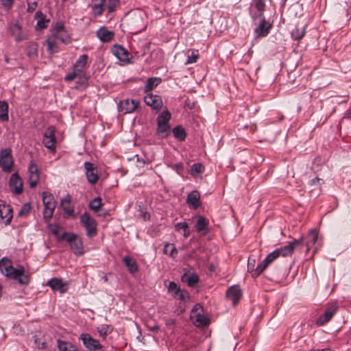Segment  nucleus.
I'll return each mask as SVG.
<instances>
[{
    "label": "nucleus",
    "mask_w": 351,
    "mask_h": 351,
    "mask_svg": "<svg viewBox=\"0 0 351 351\" xmlns=\"http://www.w3.org/2000/svg\"><path fill=\"white\" fill-rule=\"evenodd\" d=\"M54 31H55V35H57V34H62V32H65L64 31V24L62 23V22H58L54 27Z\"/></svg>",
    "instance_id": "8fccbe9b"
},
{
    "label": "nucleus",
    "mask_w": 351,
    "mask_h": 351,
    "mask_svg": "<svg viewBox=\"0 0 351 351\" xmlns=\"http://www.w3.org/2000/svg\"><path fill=\"white\" fill-rule=\"evenodd\" d=\"M47 285L53 291H59L60 293L66 291V284L63 283L60 278H52L47 282Z\"/></svg>",
    "instance_id": "aec40b11"
},
{
    "label": "nucleus",
    "mask_w": 351,
    "mask_h": 351,
    "mask_svg": "<svg viewBox=\"0 0 351 351\" xmlns=\"http://www.w3.org/2000/svg\"><path fill=\"white\" fill-rule=\"evenodd\" d=\"M101 206V199L100 197H96L90 202L89 207L95 212H97Z\"/></svg>",
    "instance_id": "ea45409f"
},
{
    "label": "nucleus",
    "mask_w": 351,
    "mask_h": 351,
    "mask_svg": "<svg viewBox=\"0 0 351 351\" xmlns=\"http://www.w3.org/2000/svg\"><path fill=\"white\" fill-rule=\"evenodd\" d=\"M62 239L66 240L70 245V247L76 255L83 254V243L81 239L75 234L64 232Z\"/></svg>",
    "instance_id": "7ed1b4c3"
},
{
    "label": "nucleus",
    "mask_w": 351,
    "mask_h": 351,
    "mask_svg": "<svg viewBox=\"0 0 351 351\" xmlns=\"http://www.w3.org/2000/svg\"><path fill=\"white\" fill-rule=\"evenodd\" d=\"M202 306L199 304H196L193 310H192V312L194 313V312H202Z\"/></svg>",
    "instance_id": "0e129e2a"
},
{
    "label": "nucleus",
    "mask_w": 351,
    "mask_h": 351,
    "mask_svg": "<svg viewBox=\"0 0 351 351\" xmlns=\"http://www.w3.org/2000/svg\"><path fill=\"white\" fill-rule=\"evenodd\" d=\"M342 119H350L351 120V105L345 112Z\"/></svg>",
    "instance_id": "052dcab7"
},
{
    "label": "nucleus",
    "mask_w": 351,
    "mask_h": 351,
    "mask_svg": "<svg viewBox=\"0 0 351 351\" xmlns=\"http://www.w3.org/2000/svg\"><path fill=\"white\" fill-rule=\"evenodd\" d=\"M78 76L80 77V80L82 81V83L83 84L87 82L88 77L86 75H80L78 73L75 72L74 69L72 73H69L65 76L64 80L65 81L70 82L73 80L75 77Z\"/></svg>",
    "instance_id": "2f4dec72"
},
{
    "label": "nucleus",
    "mask_w": 351,
    "mask_h": 351,
    "mask_svg": "<svg viewBox=\"0 0 351 351\" xmlns=\"http://www.w3.org/2000/svg\"><path fill=\"white\" fill-rule=\"evenodd\" d=\"M80 339L82 341L84 346L90 350H97L101 348L99 342L93 339L89 334L82 333Z\"/></svg>",
    "instance_id": "ddd939ff"
},
{
    "label": "nucleus",
    "mask_w": 351,
    "mask_h": 351,
    "mask_svg": "<svg viewBox=\"0 0 351 351\" xmlns=\"http://www.w3.org/2000/svg\"><path fill=\"white\" fill-rule=\"evenodd\" d=\"M37 7V3L36 1L27 3V12H32L35 10Z\"/></svg>",
    "instance_id": "bf43d9fd"
},
{
    "label": "nucleus",
    "mask_w": 351,
    "mask_h": 351,
    "mask_svg": "<svg viewBox=\"0 0 351 351\" xmlns=\"http://www.w3.org/2000/svg\"><path fill=\"white\" fill-rule=\"evenodd\" d=\"M168 291L173 295L174 293H177L180 289L178 285L174 282H169L167 287Z\"/></svg>",
    "instance_id": "09e8293b"
},
{
    "label": "nucleus",
    "mask_w": 351,
    "mask_h": 351,
    "mask_svg": "<svg viewBox=\"0 0 351 351\" xmlns=\"http://www.w3.org/2000/svg\"><path fill=\"white\" fill-rule=\"evenodd\" d=\"M13 162L11 148L7 147L1 149L0 152V166L2 171L7 173L10 172Z\"/></svg>",
    "instance_id": "423d86ee"
},
{
    "label": "nucleus",
    "mask_w": 351,
    "mask_h": 351,
    "mask_svg": "<svg viewBox=\"0 0 351 351\" xmlns=\"http://www.w3.org/2000/svg\"><path fill=\"white\" fill-rule=\"evenodd\" d=\"M70 203L71 197L69 195L61 200L62 204H67L63 206L64 212L66 213L69 216H73L74 213V210L73 208L70 205Z\"/></svg>",
    "instance_id": "473e14b6"
},
{
    "label": "nucleus",
    "mask_w": 351,
    "mask_h": 351,
    "mask_svg": "<svg viewBox=\"0 0 351 351\" xmlns=\"http://www.w3.org/2000/svg\"><path fill=\"white\" fill-rule=\"evenodd\" d=\"M35 343L36 345V347L38 348V349H45L46 348V343L45 342H40V341H38L37 339L35 340Z\"/></svg>",
    "instance_id": "680f3d73"
},
{
    "label": "nucleus",
    "mask_w": 351,
    "mask_h": 351,
    "mask_svg": "<svg viewBox=\"0 0 351 351\" xmlns=\"http://www.w3.org/2000/svg\"><path fill=\"white\" fill-rule=\"evenodd\" d=\"M226 296L229 300H232L233 305L236 306L242 296L240 287L239 285L230 287L226 291Z\"/></svg>",
    "instance_id": "dca6fc26"
},
{
    "label": "nucleus",
    "mask_w": 351,
    "mask_h": 351,
    "mask_svg": "<svg viewBox=\"0 0 351 351\" xmlns=\"http://www.w3.org/2000/svg\"><path fill=\"white\" fill-rule=\"evenodd\" d=\"M112 331V328L110 325L104 324L98 328V332L100 336L103 337L104 338L110 334Z\"/></svg>",
    "instance_id": "4c0bfd02"
},
{
    "label": "nucleus",
    "mask_w": 351,
    "mask_h": 351,
    "mask_svg": "<svg viewBox=\"0 0 351 351\" xmlns=\"http://www.w3.org/2000/svg\"><path fill=\"white\" fill-rule=\"evenodd\" d=\"M88 57L86 54L81 55L73 65V69L80 75H82L83 70L88 62Z\"/></svg>",
    "instance_id": "412c9836"
},
{
    "label": "nucleus",
    "mask_w": 351,
    "mask_h": 351,
    "mask_svg": "<svg viewBox=\"0 0 351 351\" xmlns=\"http://www.w3.org/2000/svg\"><path fill=\"white\" fill-rule=\"evenodd\" d=\"M31 208V204L29 203L23 204L18 213V216L22 217L27 215L29 213Z\"/></svg>",
    "instance_id": "a19ab883"
},
{
    "label": "nucleus",
    "mask_w": 351,
    "mask_h": 351,
    "mask_svg": "<svg viewBox=\"0 0 351 351\" xmlns=\"http://www.w3.org/2000/svg\"><path fill=\"white\" fill-rule=\"evenodd\" d=\"M182 282H186L189 287H194L199 282V277L195 274H184L181 278Z\"/></svg>",
    "instance_id": "393cba45"
},
{
    "label": "nucleus",
    "mask_w": 351,
    "mask_h": 351,
    "mask_svg": "<svg viewBox=\"0 0 351 351\" xmlns=\"http://www.w3.org/2000/svg\"><path fill=\"white\" fill-rule=\"evenodd\" d=\"M97 36L98 38L104 42H109L114 37V32L112 31H109L105 27H101L97 31Z\"/></svg>",
    "instance_id": "5701e85b"
},
{
    "label": "nucleus",
    "mask_w": 351,
    "mask_h": 351,
    "mask_svg": "<svg viewBox=\"0 0 351 351\" xmlns=\"http://www.w3.org/2000/svg\"><path fill=\"white\" fill-rule=\"evenodd\" d=\"M80 223L86 230V234L93 237L97 234V223L87 213H84L80 217Z\"/></svg>",
    "instance_id": "0eeeda50"
},
{
    "label": "nucleus",
    "mask_w": 351,
    "mask_h": 351,
    "mask_svg": "<svg viewBox=\"0 0 351 351\" xmlns=\"http://www.w3.org/2000/svg\"><path fill=\"white\" fill-rule=\"evenodd\" d=\"M56 38H49L47 40L48 50L53 51L56 46Z\"/></svg>",
    "instance_id": "5fc2aeb1"
},
{
    "label": "nucleus",
    "mask_w": 351,
    "mask_h": 351,
    "mask_svg": "<svg viewBox=\"0 0 351 351\" xmlns=\"http://www.w3.org/2000/svg\"><path fill=\"white\" fill-rule=\"evenodd\" d=\"M57 346L59 351H75L77 348L70 342L58 339L57 341Z\"/></svg>",
    "instance_id": "a878e982"
},
{
    "label": "nucleus",
    "mask_w": 351,
    "mask_h": 351,
    "mask_svg": "<svg viewBox=\"0 0 351 351\" xmlns=\"http://www.w3.org/2000/svg\"><path fill=\"white\" fill-rule=\"evenodd\" d=\"M8 104L5 101H0V121H8Z\"/></svg>",
    "instance_id": "cd10ccee"
},
{
    "label": "nucleus",
    "mask_w": 351,
    "mask_h": 351,
    "mask_svg": "<svg viewBox=\"0 0 351 351\" xmlns=\"http://www.w3.org/2000/svg\"><path fill=\"white\" fill-rule=\"evenodd\" d=\"M188 224L186 222H180L175 225L176 231H180V230L187 229Z\"/></svg>",
    "instance_id": "6e6d98bb"
},
{
    "label": "nucleus",
    "mask_w": 351,
    "mask_h": 351,
    "mask_svg": "<svg viewBox=\"0 0 351 351\" xmlns=\"http://www.w3.org/2000/svg\"><path fill=\"white\" fill-rule=\"evenodd\" d=\"M322 183H323V180L317 177L314 179H312L310 181L311 185H316L318 186H321Z\"/></svg>",
    "instance_id": "4d7b16f0"
},
{
    "label": "nucleus",
    "mask_w": 351,
    "mask_h": 351,
    "mask_svg": "<svg viewBox=\"0 0 351 351\" xmlns=\"http://www.w3.org/2000/svg\"><path fill=\"white\" fill-rule=\"evenodd\" d=\"M0 270L6 277L16 280L21 285L26 286L29 282V276L25 274L24 267H14L8 259H1Z\"/></svg>",
    "instance_id": "f03ea898"
},
{
    "label": "nucleus",
    "mask_w": 351,
    "mask_h": 351,
    "mask_svg": "<svg viewBox=\"0 0 351 351\" xmlns=\"http://www.w3.org/2000/svg\"><path fill=\"white\" fill-rule=\"evenodd\" d=\"M1 1L3 6L8 7V8L11 7L13 3V1H14V0H1Z\"/></svg>",
    "instance_id": "e2e57ef3"
},
{
    "label": "nucleus",
    "mask_w": 351,
    "mask_h": 351,
    "mask_svg": "<svg viewBox=\"0 0 351 351\" xmlns=\"http://www.w3.org/2000/svg\"><path fill=\"white\" fill-rule=\"evenodd\" d=\"M171 118L170 112L167 110L162 112L157 117V123L158 124H169V120Z\"/></svg>",
    "instance_id": "72a5a7b5"
},
{
    "label": "nucleus",
    "mask_w": 351,
    "mask_h": 351,
    "mask_svg": "<svg viewBox=\"0 0 351 351\" xmlns=\"http://www.w3.org/2000/svg\"><path fill=\"white\" fill-rule=\"evenodd\" d=\"M28 173L29 175L34 174H38V169L37 167V165L34 162H31L29 167H28Z\"/></svg>",
    "instance_id": "3c124183"
},
{
    "label": "nucleus",
    "mask_w": 351,
    "mask_h": 351,
    "mask_svg": "<svg viewBox=\"0 0 351 351\" xmlns=\"http://www.w3.org/2000/svg\"><path fill=\"white\" fill-rule=\"evenodd\" d=\"M339 306L336 303H330L326 305L324 313L316 319V324L319 326H324L329 322L336 314Z\"/></svg>",
    "instance_id": "39448f33"
},
{
    "label": "nucleus",
    "mask_w": 351,
    "mask_h": 351,
    "mask_svg": "<svg viewBox=\"0 0 351 351\" xmlns=\"http://www.w3.org/2000/svg\"><path fill=\"white\" fill-rule=\"evenodd\" d=\"M10 187L12 192L16 195H19L23 192V182L17 173H13L9 182Z\"/></svg>",
    "instance_id": "2eb2a0df"
},
{
    "label": "nucleus",
    "mask_w": 351,
    "mask_h": 351,
    "mask_svg": "<svg viewBox=\"0 0 351 351\" xmlns=\"http://www.w3.org/2000/svg\"><path fill=\"white\" fill-rule=\"evenodd\" d=\"M118 3L119 0H109L107 8L108 12H112L114 11Z\"/></svg>",
    "instance_id": "864d4df0"
},
{
    "label": "nucleus",
    "mask_w": 351,
    "mask_h": 351,
    "mask_svg": "<svg viewBox=\"0 0 351 351\" xmlns=\"http://www.w3.org/2000/svg\"><path fill=\"white\" fill-rule=\"evenodd\" d=\"M186 204L193 209H197L200 206V194L197 191H193L187 195Z\"/></svg>",
    "instance_id": "a211bd4d"
},
{
    "label": "nucleus",
    "mask_w": 351,
    "mask_h": 351,
    "mask_svg": "<svg viewBox=\"0 0 351 351\" xmlns=\"http://www.w3.org/2000/svg\"><path fill=\"white\" fill-rule=\"evenodd\" d=\"M317 351H332V350L330 348H324L322 350H317Z\"/></svg>",
    "instance_id": "774afa93"
},
{
    "label": "nucleus",
    "mask_w": 351,
    "mask_h": 351,
    "mask_svg": "<svg viewBox=\"0 0 351 351\" xmlns=\"http://www.w3.org/2000/svg\"><path fill=\"white\" fill-rule=\"evenodd\" d=\"M261 22L257 27L255 29V33L258 36H265L269 32V29L271 28V25L266 26V21L264 16L260 18Z\"/></svg>",
    "instance_id": "4be33fe9"
},
{
    "label": "nucleus",
    "mask_w": 351,
    "mask_h": 351,
    "mask_svg": "<svg viewBox=\"0 0 351 351\" xmlns=\"http://www.w3.org/2000/svg\"><path fill=\"white\" fill-rule=\"evenodd\" d=\"M173 297L177 300H185L189 298V295L186 291L180 289L178 292L174 293Z\"/></svg>",
    "instance_id": "c03bdc74"
},
{
    "label": "nucleus",
    "mask_w": 351,
    "mask_h": 351,
    "mask_svg": "<svg viewBox=\"0 0 351 351\" xmlns=\"http://www.w3.org/2000/svg\"><path fill=\"white\" fill-rule=\"evenodd\" d=\"M43 202L44 205L43 217L48 221L52 216L56 208V203L53 201V196L48 192L43 193Z\"/></svg>",
    "instance_id": "20e7f679"
},
{
    "label": "nucleus",
    "mask_w": 351,
    "mask_h": 351,
    "mask_svg": "<svg viewBox=\"0 0 351 351\" xmlns=\"http://www.w3.org/2000/svg\"><path fill=\"white\" fill-rule=\"evenodd\" d=\"M208 222L206 218L199 216L197 219L196 228L198 232L206 230L208 229Z\"/></svg>",
    "instance_id": "c9c22d12"
},
{
    "label": "nucleus",
    "mask_w": 351,
    "mask_h": 351,
    "mask_svg": "<svg viewBox=\"0 0 351 351\" xmlns=\"http://www.w3.org/2000/svg\"><path fill=\"white\" fill-rule=\"evenodd\" d=\"M160 82V79L157 77H150L147 80L144 87L145 93H150L149 92L156 87Z\"/></svg>",
    "instance_id": "c85d7f7f"
},
{
    "label": "nucleus",
    "mask_w": 351,
    "mask_h": 351,
    "mask_svg": "<svg viewBox=\"0 0 351 351\" xmlns=\"http://www.w3.org/2000/svg\"><path fill=\"white\" fill-rule=\"evenodd\" d=\"M184 231V237L187 238L190 235V230L189 226L187 227V229L183 230Z\"/></svg>",
    "instance_id": "338daca9"
},
{
    "label": "nucleus",
    "mask_w": 351,
    "mask_h": 351,
    "mask_svg": "<svg viewBox=\"0 0 351 351\" xmlns=\"http://www.w3.org/2000/svg\"><path fill=\"white\" fill-rule=\"evenodd\" d=\"M84 166L86 170V176L88 182L92 184L97 183L99 180L97 167L90 162H85Z\"/></svg>",
    "instance_id": "9b49d317"
},
{
    "label": "nucleus",
    "mask_w": 351,
    "mask_h": 351,
    "mask_svg": "<svg viewBox=\"0 0 351 351\" xmlns=\"http://www.w3.org/2000/svg\"><path fill=\"white\" fill-rule=\"evenodd\" d=\"M0 217L6 219L4 223L8 226L10 223L12 219V209L5 204H0Z\"/></svg>",
    "instance_id": "6ab92c4d"
},
{
    "label": "nucleus",
    "mask_w": 351,
    "mask_h": 351,
    "mask_svg": "<svg viewBox=\"0 0 351 351\" xmlns=\"http://www.w3.org/2000/svg\"><path fill=\"white\" fill-rule=\"evenodd\" d=\"M144 101L153 110L157 111L161 109L163 104L161 97L158 95H153L152 93H147L144 97Z\"/></svg>",
    "instance_id": "f8f14e48"
},
{
    "label": "nucleus",
    "mask_w": 351,
    "mask_h": 351,
    "mask_svg": "<svg viewBox=\"0 0 351 351\" xmlns=\"http://www.w3.org/2000/svg\"><path fill=\"white\" fill-rule=\"evenodd\" d=\"M164 253L169 254L171 257H174L175 254L178 253L176 247L173 244H167L164 247Z\"/></svg>",
    "instance_id": "58836bf2"
},
{
    "label": "nucleus",
    "mask_w": 351,
    "mask_h": 351,
    "mask_svg": "<svg viewBox=\"0 0 351 351\" xmlns=\"http://www.w3.org/2000/svg\"><path fill=\"white\" fill-rule=\"evenodd\" d=\"M56 128L54 126H49L43 135V143L49 150H56V138L55 136Z\"/></svg>",
    "instance_id": "6e6552de"
},
{
    "label": "nucleus",
    "mask_w": 351,
    "mask_h": 351,
    "mask_svg": "<svg viewBox=\"0 0 351 351\" xmlns=\"http://www.w3.org/2000/svg\"><path fill=\"white\" fill-rule=\"evenodd\" d=\"M306 32V27L304 26L303 27H298L297 26L291 32V37L294 40H299L302 39Z\"/></svg>",
    "instance_id": "f704fd0d"
},
{
    "label": "nucleus",
    "mask_w": 351,
    "mask_h": 351,
    "mask_svg": "<svg viewBox=\"0 0 351 351\" xmlns=\"http://www.w3.org/2000/svg\"><path fill=\"white\" fill-rule=\"evenodd\" d=\"M209 319L205 315H202L200 312H198L195 315L194 320V324L197 327H204L209 324Z\"/></svg>",
    "instance_id": "bb28decb"
},
{
    "label": "nucleus",
    "mask_w": 351,
    "mask_h": 351,
    "mask_svg": "<svg viewBox=\"0 0 351 351\" xmlns=\"http://www.w3.org/2000/svg\"><path fill=\"white\" fill-rule=\"evenodd\" d=\"M199 58V53L197 51H192L191 55H188L186 64H193L197 62Z\"/></svg>",
    "instance_id": "79ce46f5"
},
{
    "label": "nucleus",
    "mask_w": 351,
    "mask_h": 351,
    "mask_svg": "<svg viewBox=\"0 0 351 351\" xmlns=\"http://www.w3.org/2000/svg\"><path fill=\"white\" fill-rule=\"evenodd\" d=\"M55 37L56 39L60 40L64 43H69L70 42V36L66 33V32H64L62 34L55 35Z\"/></svg>",
    "instance_id": "a18cd8bd"
},
{
    "label": "nucleus",
    "mask_w": 351,
    "mask_h": 351,
    "mask_svg": "<svg viewBox=\"0 0 351 351\" xmlns=\"http://www.w3.org/2000/svg\"><path fill=\"white\" fill-rule=\"evenodd\" d=\"M93 11L95 16H100L103 12V3H95L93 7Z\"/></svg>",
    "instance_id": "de8ad7c7"
},
{
    "label": "nucleus",
    "mask_w": 351,
    "mask_h": 351,
    "mask_svg": "<svg viewBox=\"0 0 351 351\" xmlns=\"http://www.w3.org/2000/svg\"><path fill=\"white\" fill-rule=\"evenodd\" d=\"M303 238H300L298 239H294L291 242H289L287 245L277 248L272 252L269 253L266 258L261 261L256 267V271L252 273V277L256 278L271 263H273L276 259L282 256V257H289L291 256L295 249L297 247L302 243Z\"/></svg>",
    "instance_id": "f257e3e1"
},
{
    "label": "nucleus",
    "mask_w": 351,
    "mask_h": 351,
    "mask_svg": "<svg viewBox=\"0 0 351 351\" xmlns=\"http://www.w3.org/2000/svg\"><path fill=\"white\" fill-rule=\"evenodd\" d=\"M204 170V167L201 163H195L191 166L192 174L202 173Z\"/></svg>",
    "instance_id": "49530a36"
},
{
    "label": "nucleus",
    "mask_w": 351,
    "mask_h": 351,
    "mask_svg": "<svg viewBox=\"0 0 351 351\" xmlns=\"http://www.w3.org/2000/svg\"><path fill=\"white\" fill-rule=\"evenodd\" d=\"M49 21L45 19V16H43V18H40V19L38 20L36 26L38 27L40 29H44L47 27Z\"/></svg>",
    "instance_id": "603ef678"
},
{
    "label": "nucleus",
    "mask_w": 351,
    "mask_h": 351,
    "mask_svg": "<svg viewBox=\"0 0 351 351\" xmlns=\"http://www.w3.org/2000/svg\"><path fill=\"white\" fill-rule=\"evenodd\" d=\"M140 102L136 99H124L118 104V110L123 114L132 113L139 106Z\"/></svg>",
    "instance_id": "1a4fd4ad"
},
{
    "label": "nucleus",
    "mask_w": 351,
    "mask_h": 351,
    "mask_svg": "<svg viewBox=\"0 0 351 351\" xmlns=\"http://www.w3.org/2000/svg\"><path fill=\"white\" fill-rule=\"evenodd\" d=\"M172 132L173 134L174 137L178 141H184L185 140L186 134L184 129L182 126L178 125L175 127L173 129Z\"/></svg>",
    "instance_id": "c756f323"
},
{
    "label": "nucleus",
    "mask_w": 351,
    "mask_h": 351,
    "mask_svg": "<svg viewBox=\"0 0 351 351\" xmlns=\"http://www.w3.org/2000/svg\"><path fill=\"white\" fill-rule=\"evenodd\" d=\"M157 132L162 138L167 137L169 133L170 125L169 124H158L157 123Z\"/></svg>",
    "instance_id": "e433bc0d"
},
{
    "label": "nucleus",
    "mask_w": 351,
    "mask_h": 351,
    "mask_svg": "<svg viewBox=\"0 0 351 351\" xmlns=\"http://www.w3.org/2000/svg\"><path fill=\"white\" fill-rule=\"evenodd\" d=\"M123 262L124 263L125 267L128 268L130 274H135L138 271V267L137 263L134 259L132 258L131 257L125 256L123 258Z\"/></svg>",
    "instance_id": "b1692460"
},
{
    "label": "nucleus",
    "mask_w": 351,
    "mask_h": 351,
    "mask_svg": "<svg viewBox=\"0 0 351 351\" xmlns=\"http://www.w3.org/2000/svg\"><path fill=\"white\" fill-rule=\"evenodd\" d=\"M254 6L257 11L259 12L258 14L252 16L254 20H256L258 18H261L262 16H263V12L264 11L265 7L264 0H255Z\"/></svg>",
    "instance_id": "7c9ffc66"
},
{
    "label": "nucleus",
    "mask_w": 351,
    "mask_h": 351,
    "mask_svg": "<svg viewBox=\"0 0 351 351\" xmlns=\"http://www.w3.org/2000/svg\"><path fill=\"white\" fill-rule=\"evenodd\" d=\"M8 32L17 42L27 39V34L23 31L22 27L17 21H12L9 24Z\"/></svg>",
    "instance_id": "9d476101"
},
{
    "label": "nucleus",
    "mask_w": 351,
    "mask_h": 351,
    "mask_svg": "<svg viewBox=\"0 0 351 351\" xmlns=\"http://www.w3.org/2000/svg\"><path fill=\"white\" fill-rule=\"evenodd\" d=\"M112 53L114 56H115L120 61L124 62L125 63L130 62V54L129 51L119 45H114L112 49Z\"/></svg>",
    "instance_id": "4468645a"
},
{
    "label": "nucleus",
    "mask_w": 351,
    "mask_h": 351,
    "mask_svg": "<svg viewBox=\"0 0 351 351\" xmlns=\"http://www.w3.org/2000/svg\"><path fill=\"white\" fill-rule=\"evenodd\" d=\"M39 181V173L29 175V183L30 188H34Z\"/></svg>",
    "instance_id": "37998d69"
},
{
    "label": "nucleus",
    "mask_w": 351,
    "mask_h": 351,
    "mask_svg": "<svg viewBox=\"0 0 351 351\" xmlns=\"http://www.w3.org/2000/svg\"><path fill=\"white\" fill-rule=\"evenodd\" d=\"M254 263H255L254 259L253 260V263H252L250 262V258H249L248 264H247V269H248V271H250L252 275V273H254L256 271V268L254 269Z\"/></svg>",
    "instance_id": "13d9d810"
},
{
    "label": "nucleus",
    "mask_w": 351,
    "mask_h": 351,
    "mask_svg": "<svg viewBox=\"0 0 351 351\" xmlns=\"http://www.w3.org/2000/svg\"><path fill=\"white\" fill-rule=\"evenodd\" d=\"M43 16H45L41 11H38L35 14V18L38 20L40 18H43Z\"/></svg>",
    "instance_id": "69168bd1"
},
{
    "label": "nucleus",
    "mask_w": 351,
    "mask_h": 351,
    "mask_svg": "<svg viewBox=\"0 0 351 351\" xmlns=\"http://www.w3.org/2000/svg\"><path fill=\"white\" fill-rule=\"evenodd\" d=\"M300 238H303L302 243L299 245L297 247L305 245L306 247V252H308L311 246L315 244L317 241L318 232L316 230L313 229L308 232L306 238L303 237H301Z\"/></svg>",
    "instance_id": "f3484780"
}]
</instances>
